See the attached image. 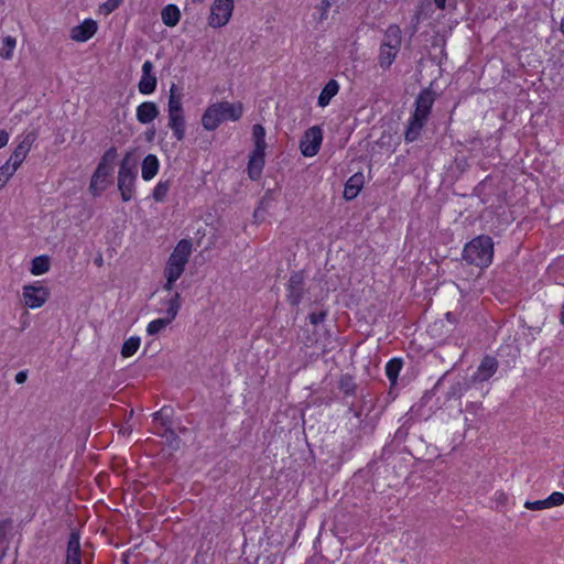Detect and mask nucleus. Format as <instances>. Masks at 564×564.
I'll use <instances>...</instances> for the list:
<instances>
[{"instance_id": "f257e3e1", "label": "nucleus", "mask_w": 564, "mask_h": 564, "mask_svg": "<svg viewBox=\"0 0 564 564\" xmlns=\"http://www.w3.org/2000/svg\"><path fill=\"white\" fill-rule=\"evenodd\" d=\"M243 113V107L241 104L219 101L209 105L203 116L202 126L207 131L216 130L224 121H237Z\"/></svg>"}, {"instance_id": "f03ea898", "label": "nucleus", "mask_w": 564, "mask_h": 564, "mask_svg": "<svg viewBox=\"0 0 564 564\" xmlns=\"http://www.w3.org/2000/svg\"><path fill=\"white\" fill-rule=\"evenodd\" d=\"M117 158V150L110 148L101 156L89 182V193L94 197L100 196L110 185V177L113 172V162Z\"/></svg>"}, {"instance_id": "7ed1b4c3", "label": "nucleus", "mask_w": 564, "mask_h": 564, "mask_svg": "<svg viewBox=\"0 0 564 564\" xmlns=\"http://www.w3.org/2000/svg\"><path fill=\"white\" fill-rule=\"evenodd\" d=\"M434 102V96L432 91H422L416 99V107L412 115L409 126L405 130V140L413 142L419 139L421 131L427 120L432 105Z\"/></svg>"}, {"instance_id": "20e7f679", "label": "nucleus", "mask_w": 564, "mask_h": 564, "mask_svg": "<svg viewBox=\"0 0 564 564\" xmlns=\"http://www.w3.org/2000/svg\"><path fill=\"white\" fill-rule=\"evenodd\" d=\"M494 257V242L488 236H478L464 248V259L479 268L488 267Z\"/></svg>"}, {"instance_id": "39448f33", "label": "nucleus", "mask_w": 564, "mask_h": 564, "mask_svg": "<svg viewBox=\"0 0 564 564\" xmlns=\"http://www.w3.org/2000/svg\"><path fill=\"white\" fill-rule=\"evenodd\" d=\"M191 253V240L182 239L181 241H178L166 261L163 271L164 276H170V280H178L184 273L185 265L188 262Z\"/></svg>"}, {"instance_id": "423d86ee", "label": "nucleus", "mask_w": 564, "mask_h": 564, "mask_svg": "<svg viewBox=\"0 0 564 564\" xmlns=\"http://www.w3.org/2000/svg\"><path fill=\"white\" fill-rule=\"evenodd\" d=\"M401 46V30L397 25H390L383 36L379 48L378 62L381 68H389L394 62Z\"/></svg>"}, {"instance_id": "0eeeda50", "label": "nucleus", "mask_w": 564, "mask_h": 564, "mask_svg": "<svg viewBox=\"0 0 564 564\" xmlns=\"http://www.w3.org/2000/svg\"><path fill=\"white\" fill-rule=\"evenodd\" d=\"M50 289L40 281H34L22 286L21 299L23 304L30 310L43 307L50 300Z\"/></svg>"}, {"instance_id": "6e6552de", "label": "nucleus", "mask_w": 564, "mask_h": 564, "mask_svg": "<svg viewBox=\"0 0 564 564\" xmlns=\"http://www.w3.org/2000/svg\"><path fill=\"white\" fill-rule=\"evenodd\" d=\"M234 0H214L209 7L207 24L212 29L226 26L234 13Z\"/></svg>"}, {"instance_id": "1a4fd4ad", "label": "nucleus", "mask_w": 564, "mask_h": 564, "mask_svg": "<svg viewBox=\"0 0 564 564\" xmlns=\"http://www.w3.org/2000/svg\"><path fill=\"white\" fill-rule=\"evenodd\" d=\"M137 181V173L133 166L128 163V155L122 160L118 171V191L120 192L121 199L129 202L134 195Z\"/></svg>"}, {"instance_id": "9d476101", "label": "nucleus", "mask_w": 564, "mask_h": 564, "mask_svg": "<svg viewBox=\"0 0 564 564\" xmlns=\"http://www.w3.org/2000/svg\"><path fill=\"white\" fill-rule=\"evenodd\" d=\"M323 141V130L318 126H313L308 128L301 141H300V150L302 155L305 158L315 156L321 148Z\"/></svg>"}, {"instance_id": "9b49d317", "label": "nucleus", "mask_w": 564, "mask_h": 564, "mask_svg": "<svg viewBox=\"0 0 564 564\" xmlns=\"http://www.w3.org/2000/svg\"><path fill=\"white\" fill-rule=\"evenodd\" d=\"M36 140V133L34 131H30L22 137L19 138V143L14 148L12 154L8 159L9 163H12L17 169L21 166L23 161L25 160L28 153L30 152L34 141Z\"/></svg>"}, {"instance_id": "f8f14e48", "label": "nucleus", "mask_w": 564, "mask_h": 564, "mask_svg": "<svg viewBox=\"0 0 564 564\" xmlns=\"http://www.w3.org/2000/svg\"><path fill=\"white\" fill-rule=\"evenodd\" d=\"M158 86V79L154 74V65L151 61H145L141 67V78L138 83L139 93L142 95H152Z\"/></svg>"}, {"instance_id": "ddd939ff", "label": "nucleus", "mask_w": 564, "mask_h": 564, "mask_svg": "<svg viewBox=\"0 0 564 564\" xmlns=\"http://www.w3.org/2000/svg\"><path fill=\"white\" fill-rule=\"evenodd\" d=\"M97 22L93 19H86L80 24L72 28L69 36L75 42H87L97 32Z\"/></svg>"}, {"instance_id": "4468645a", "label": "nucleus", "mask_w": 564, "mask_h": 564, "mask_svg": "<svg viewBox=\"0 0 564 564\" xmlns=\"http://www.w3.org/2000/svg\"><path fill=\"white\" fill-rule=\"evenodd\" d=\"M160 113L159 107L153 101H143L135 109L137 120L142 124L154 121Z\"/></svg>"}, {"instance_id": "2eb2a0df", "label": "nucleus", "mask_w": 564, "mask_h": 564, "mask_svg": "<svg viewBox=\"0 0 564 564\" xmlns=\"http://www.w3.org/2000/svg\"><path fill=\"white\" fill-rule=\"evenodd\" d=\"M166 110L167 115H184L183 94L175 84L170 86Z\"/></svg>"}, {"instance_id": "dca6fc26", "label": "nucleus", "mask_w": 564, "mask_h": 564, "mask_svg": "<svg viewBox=\"0 0 564 564\" xmlns=\"http://www.w3.org/2000/svg\"><path fill=\"white\" fill-rule=\"evenodd\" d=\"M251 140L253 148L249 155L265 156V130L261 124H254L252 127Z\"/></svg>"}, {"instance_id": "f3484780", "label": "nucleus", "mask_w": 564, "mask_h": 564, "mask_svg": "<svg viewBox=\"0 0 564 564\" xmlns=\"http://www.w3.org/2000/svg\"><path fill=\"white\" fill-rule=\"evenodd\" d=\"M162 312L166 318H171L173 322L181 308V294L178 292H174L170 294L167 297L161 301Z\"/></svg>"}, {"instance_id": "a211bd4d", "label": "nucleus", "mask_w": 564, "mask_h": 564, "mask_svg": "<svg viewBox=\"0 0 564 564\" xmlns=\"http://www.w3.org/2000/svg\"><path fill=\"white\" fill-rule=\"evenodd\" d=\"M65 564H82L80 560V540L77 532H72L66 550Z\"/></svg>"}, {"instance_id": "6ab92c4d", "label": "nucleus", "mask_w": 564, "mask_h": 564, "mask_svg": "<svg viewBox=\"0 0 564 564\" xmlns=\"http://www.w3.org/2000/svg\"><path fill=\"white\" fill-rule=\"evenodd\" d=\"M160 169V162L155 154H148L141 163V176L145 182L153 180Z\"/></svg>"}, {"instance_id": "aec40b11", "label": "nucleus", "mask_w": 564, "mask_h": 564, "mask_svg": "<svg viewBox=\"0 0 564 564\" xmlns=\"http://www.w3.org/2000/svg\"><path fill=\"white\" fill-rule=\"evenodd\" d=\"M497 367L498 365L495 358L486 357L479 365L474 377L478 381H486L495 375V372L497 371Z\"/></svg>"}, {"instance_id": "412c9836", "label": "nucleus", "mask_w": 564, "mask_h": 564, "mask_svg": "<svg viewBox=\"0 0 564 564\" xmlns=\"http://www.w3.org/2000/svg\"><path fill=\"white\" fill-rule=\"evenodd\" d=\"M338 82L336 79L328 80L318 96L317 105L321 108H325L329 105L330 100L338 94Z\"/></svg>"}, {"instance_id": "4be33fe9", "label": "nucleus", "mask_w": 564, "mask_h": 564, "mask_svg": "<svg viewBox=\"0 0 564 564\" xmlns=\"http://www.w3.org/2000/svg\"><path fill=\"white\" fill-rule=\"evenodd\" d=\"M161 20L164 25L174 28L181 20V10L176 4H166L161 10Z\"/></svg>"}, {"instance_id": "5701e85b", "label": "nucleus", "mask_w": 564, "mask_h": 564, "mask_svg": "<svg viewBox=\"0 0 564 564\" xmlns=\"http://www.w3.org/2000/svg\"><path fill=\"white\" fill-rule=\"evenodd\" d=\"M302 279L299 275H293L288 283V301L291 305L295 306L302 299Z\"/></svg>"}, {"instance_id": "b1692460", "label": "nucleus", "mask_w": 564, "mask_h": 564, "mask_svg": "<svg viewBox=\"0 0 564 564\" xmlns=\"http://www.w3.org/2000/svg\"><path fill=\"white\" fill-rule=\"evenodd\" d=\"M362 186H364L362 174H354L352 176H350L345 185V188H344L345 199L351 200L355 197H357V195L361 191Z\"/></svg>"}, {"instance_id": "393cba45", "label": "nucleus", "mask_w": 564, "mask_h": 564, "mask_svg": "<svg viewBox=\"0 0 564 564\" xmlns=\"http://www.w3.org/2000/svg\"><path fill=\"white\" fill-rule=\"evenodd\" d=\"M167 126L172 130L177 141H182L185 137V116L167 115Z\"/></svg>"}, {"instance_id": "a878e982", "label": "nucleus", "mask_w": 564, "mask_h": 564, "mask_svg": "<svg viewBox=\"0 0 564 564\" xmlns=\"http://www.w3.org/2000/svg\"><path fill=\"white\" fill-rule=\"evenodd\" d=\"M265 163V156L249 155L247 172L251 180H259Z\"/></svg>"}, {"instance_id": "bb28decb", "label": "nucleus", "mask_w": 564, "mask_h": 564, "mask_svg": "<svg viewBox=\"0 0 564 564\" xmlns=\"http://www.w3.org/2000/svg\"><path fill=\"white\" fill-rule=\"evenodd\" d=\"M51 261L47 256H39L32 259L30 273L34 276L43 275L50 271Z\"/></svg>"}, {"instance_id": "cd10ccee", "label": "nucleus", "mask_w": 564, "mask_h": 564, "mask_svg": "<svg viewBox=\"0 0 564 564\" xmlns=\"http://www.w3.org/2000/svg\"><path fill=\"white\" fill-rule=\"evenodd\" d=\"M171 188L170 180H161L156 183L153 188L152 197L156 203H162L165 200L167 193Z\"/></svg>"}, {"instance_id": "c85d7f7f", "label": "nucleus", "mask_w": 564, "mask_h": 564, "mask_svg": "<svg viewBox=\"0 0 564 564\" xmlns=\"http://www.w3.org/2000/svg\"><path fill=\"white\" fill-rule=\"evenodd\" d=\"M141 345V338L138 336L129 337L121 347V356L123 358H129L133 356Z\"/></svg>"}, {"instance_id": "c756f323", "label": "nucleus", "mask_w": 564, "mask_h": 564, "mask_svg": "<svg viewBox=\"0 0 564 564\" xmlns=\"http://www.w3.org/2000/svg\"><path fill=\"white\" fill-rule=\"evenodd\" d=\"M15 46H17L15 37H13L11 35L4 36L2 40V47L0 48V57L6 61L11 59L13 57V52L15 50Z\"/></svg>"}, {"instance_id": "7c9ffc66", "label": "nucleus", "mask_w": 564, "mask_h": 564, "mask_svg": "<svg viewBox=\"0 0 564 564\" xmlns=\"http://www.w3.org/2000/svg\"><path fill=\"white\" fill-rule=\"evenodd\" d=\"M171 323V318H166L165 316L153 319L147 326V334L150 336L156 335L164 330Z\"/></svg>"}, {"instance_id": "2f4dec72", "label": "nucleus", "mask_w": 564, "mask_h": 564, "mask_svg": "<svg viewBox=\"0 0 564 564\" xmlns=\"http://www.w3.org/2000/svg\"><path fill=\"white\" fill-rule=\"evenodd\" d=\"M17 171L18 169L8 161L0 166V191L6 186Z\"/></svg>"}, {"instance_id": "473e14b6", "label": "nucleus", "mask_w": 564, "mask_h": 564, "mask_svg": "<svg viewBox=\"0 0 564 564\" xmlns=\"http://www.w3.org/2000/svg\"><path fill=\"white\" fill-rule=\"evenodd\" d=\"M402 362L400 359H392L386 366V375L389 380L394 383L401 370Z\"/></svg>"}, {"instance_id": "72a5a7b5", "label": "nucleus", "mask_w": 564, "mask_h": 564, "mask_svg": "<svg viewBox=\"0 0 564 564\" xmlns=\"http://www.w3.org/2000/svg\"><path fill=\"white\" fill-rule=\"evenodd\" d=\"M545 499L549 509L564 505V494L561 491H554Z\"/></svg>"}, {"instance_id": "f704fd0d", "label": "nucleus", "mask_w": 564, "mask_h": 564, "mask_svg": "<svg viewBox=\"0 0 564 564\" xmlns=\"http://www.w3.org/2000/svg\"><path fill=\"white\" fill-rule=\"evenodd\" d=\"M123 2V0H106L101 6H100V12L104 13L105 15H108L110 14L111 12H113L116 9L119 8V6Z\"/></svg>"}, {"instance_id": "c9c22d12", "label": "nucleus", "mask_w": 564, "mask_h": 564, "mask_svg": "<svg viewBox=\"0 0 564 564\" xmlns=\"http://www.w3.org/2000/svg\"><path fill=\"white\" fill-rule=\"evenodd\" d=\"M524 507L529 510H545L549 509L546 499L535 500V501H525Z\"/></svg>"}, {"instance_id": "e433bc0d", "label": "nucleus", "mask_w": 564, "mask_h": 564, "mask_svg": "<svg viewBox=\"0 0 564 564\" xmlns=\"http://www.w3.org/2000/svg\"><path fill=\"white\" fill-rule=\"evenodd\" d=\"M333 4H334V0H321L319 10L322 11V15H321L322 19L327 17V12L332 8Z\"/></svg>"}, {"instance_id": "4c0bfd02", "label": "nucleus", "mask_w": 564, "mask_h": 564, "mask_svg": "<svg viewBox=\"0 0 564 564\" xmlns=\"http://www.w3.org/2000/svg\"><path fill=\"white\" fill-rule=\"evenodd\" d=\"M165 281L162 285L163 291L167 292L169 295L172 294V290L174 289V284L177 281L176 279H171L170 276H164Z\"/></svg>"}, {"instance_id": "58836bf2", "label": "nucleus", "mask_w": 564, "mask_h": 564, "mask_svg": "<svg viewBox=\"0 0 564 564\" xmlns=\"http://www.w3.org/2000/svg\"><path fill=\"white\" fill-rule=\"evenodd\" d=\"M324 317H325L324 312L310 314V321L312 324H315V325L323 322Z\"/></svg>"}, {"instance_id": "ea45409f", "label": "nucleus", "mask_w": 564, "mask_h": 564, "mask_svg": "<svg viewBox=\"0 0 564 564\" xmlns=\"http://www.w3.org/2000/svg\"><path fill=\"white\" fill-rule=\"evenodd\" d=\"M9 133L4 130H0V149L4 148L9 142Z\"/></svg>"}, {"instance_id": "a19ab883", "label": "nucleus", "mask_w": 564, "mask_h": 564, "mask_svg": "<svg viewBox=\"0 0 564 564\" xmlns=\"http://www.w3.org/2000/svg\"><path fill=\"white\" fill-rule=\"evenodd\" d=\"M169 417L167 410L162 409L161 411L156 412L154 414V421H163L164 419Z\"/></svg>"}, {"instance_id": "79ce46f5", "label": "nucleus", "mask_w": 564, "mask_h": 564, "mask_svg": "<svg viewBox=\"0 0 564 564\" xmlns=\"http://www.w3.org/2000/svg\"><path fill=\"white\" fill-rule=\"evenodd\" d=\"M26 379V375L24 372H19L17 376H15V382L17 383H23Z\"/></svg>"}, {"instance_id": "37998d69", "label": "nucleus", "mask_w": 564, "mask_h": 564, "mask_svg": "<svg viewBox=\"0 0 564 564\" xmlns=\"http://www.w3.org/2000/svg\"><path fill=\"white\" fill-rule=\"evenodd\" d=\"M434 1L440 9L445 8L446 0H434Z\"/></svg>"}, {"instance_id": "c03bdc74", "label": "nucleus", "mask_w": 564, "mask_h": 564, "mask_svg": "<svg viewBox=\"0 0 564 564\" xmlns=\"http://www.w3.org/2000/svg\"><path fill=\"white\" fill-rule=\"evenodd\" d=\"M560 321L564 325V306L562 307L561 314H560Z\"/></svg>"}]
</instances>
